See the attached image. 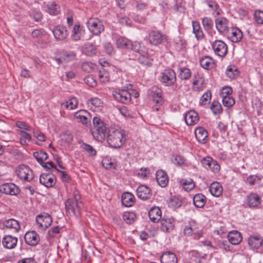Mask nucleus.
Listing matches in <instances>:
<instances>
[{"mask_svg": "<svg viewBox=\"0 0 263 263\" xmlns=\"http://www.w3.org/2000/svg\"><path fill=\"white\" fill-rule=\"evenodd\" d=\"M106 140L111 147H120L125 142L124 131L114 128H109L107 133Z\"/></svg>", "mask_w": 263, "mask_h": 263, "instance_id": "f257e3e1", "label": "nucleus"}, {"mask_svg": "<svg viewBox=\"0 0 263 263\" xmlns=\"http://www.w3.org/2000/svg\"><path fill=\"white\" fill-rule=\"evenodd\" d=\"M83 206V204L81 201H77L71 198L67 199L65 202L66 211L71 216H79Z\"/></svg>", "mask_w": 263, "mask_h": 263, "instance_id": "f03ea898", "label": "nucleus"}, {"mask_svg": "<svg viewBox=\"0 0 263 263\" xmlns=\"http://www.w3.org/2000/svg\"><path fill=\"white\" fill-rule=\"evenodd\" d=\"M86 24L90 32L95 35H100L104 30L103 22L98 18H90Z\"/></svg>", "mask_w": 263, "mask_h": 263, "instance_id": "7ed1b4c3", "label": "nucleus"}, {"mask_svg": "<svg viewBox=\"0 0 263 263\" xmlns=\"http://www.w3.org/2000/svg\"><path fill=\"white\" fill-rule=\"evenodd\" d=\"M17 176L22 180L30 181L34 178L32 171L27 165L21 164L15 170Z\"/></svg>", "mask_w": 263, "mask_h": 263, "instance_id": "20e7f679", "label": "nucleus"}, {"mask_svg": "<svg viewBox=\"0 0 263 263\" xmlns=\"http://www.w3.org/2000/svg\"><path fill=\"white\" fill-rule=\"evenodd\" d=\"M160 80L165 86H171L176 81V73L171 69H165L161 73Z\"/></svg>", "mask_w": 263, "mask_h": 263, "instance_id": "39448f33", "label": "nucleus"}, {"mask_svg": "<svg viewBox=\"0 0 263 263\" xmlns=\"http://www.w3.org/2000/svg\"><path fill=\"white\" fill-rule=\"evenodd\" d=\"M214 53L220 57H224L228 52L227 44L221 40H216L212 44Z\"/></svg>", "mask_w": 263, "mask_h": 263, "instance_id": "423d86ee", "label": "nucleus"}, {"mask_svg": "<svg viewBox=\"0 0 263 263\" xmlns=\"http://www.w3.org/2000/svg\"><path fill=\"white\" fill-rule=\"evenodd\" d=\"M114 98L118 102L126 104L131 100V93L127 90H119L113 92Z\"/></svg>", "mask_w": 263, "mask_h": 263, "instance_id": "0eeeda50", "label": "nucleus"}, {"mask_svg": "<svg viewBox=\"0 0 263 263\" xmlns=\"http://www.w3.org/2000/svg\"><path fill=\"white\" fill-rule=\"evenodd\" d=\"M52 221L51 216L44 213L43 214L38 215L36 218V222L38 227L42 229H46L51 224Z\"/></svg>", "mask_w": 263, "mask_h": 263, "instance_id": "6e6552de", "label": "nucleus"}, {"mask_svg": "<svg viewBox=\"0 0 263 263\" xmlns=\"http://www.w3.org/2000/svg\"><path fill=\"white\" fill-rule=\"evenodd\" d=\"M0 191L7 195H17L20 192L18 186L12 183H5L0 186Z\"/></svg>", "mask_w": 263, "mask_h": 263, "instance_id": "1a4fd4ad", "label": "nucleus"}, {"mask_svg": "<svg viewBox=\"0 0 263 263\" xmlns=\"http://www.w3.org/2000/svg\"><path fill=\"white\" fill-rule=\"evenodd\" d=\"M149 43L154 45H157L167 40V37L159 31H152L149 34Z\"/></svg>", "mask_w": 263, "mask_h": 263, "instance_id": "9d476101", "label": "nucleus"}, {"mask_svg": "<svg viewBox=\"0 0 263 263\" xmlns=\"http://www.w3.org/2000/svg\"><path fill=\"white\" fill-rule=\"evenodd\" d=\"M216 28L218 31L225 34L229 32V21L225 17H218L215 21Z\"/></svg>", "mask_w": 263, "mask_h": 263, "instance_id": "9b49d317", "label": "nucleus"}, {"mask_svg": "<svg viewBox=\"0 0 263 263\" xmlns=\"http://www.w3.org/2000/svg\"><path fill=\"white\" fill-rule=\"evenodd\" d=\"M136 193L138 197L143 200L151 198L152 195L151 189L145 185H139L137 189Z\"/></svg>", "mask_w": 263, "mask_h": 263, "instance_id": "f8f14e48", "label": "nucleus"}, {"mask_svg": "<svg viewBox=\"0 0 263 263\" xmlns=\"http://www.w3.org/2000/svg\"><path fill=\"white\" fill-rule=\"evenodd\" d=\"M107 127L105 124H101L93 128L91 133L94 138L98 141H102L106 137Z\"/></svg>", "mask_w": 263, "mask_h": 263, "instance_id": "ddd939ff", "label": "nucleus"}, {"mask_svg": "<svg viewBox=\"0 0 263 263\" xmlns=\"http://www.w3.org/2000/svg\"><path fill=\"white\" fill-rule=\"evenodd\" d=\"M24 239L26 243L32 246L37 245L40 240L39 234L34 231H28L26 233Z\"/></svg>", "mask_w": 263, "mask_h": 263, "instance_id": "4468645a", "label": "nucleus"}, {"mask_svg": "<svg viewBox=\"0 0 263 263\" xmlns=\"http://www.w3.org/2000/svg\"><path fill=\"white\" fill-rule=\"evenodd\" d=\"M226 35L231 40L232 42H239L242 37L241 31L236 27H231Z\"/></svg>", "mask_w": 263, "mask_h": 263, "instance_id": "2eb2a0df", "label": "nucleus"}, {"mask_svg": "<svg viewBox=\"0 0 263 263\" xmlns=\"http://www.w3.org/2000/svg\"><path fill=\"white\" fill-rule=\"evenodd\" d=\"M55 38L59 40H64L68 36L66 27L63 26H57L52 30Z\"/></svg>", "mask_w": 263, "mask_h": 263, "instance_id": "dca6fc26", "label": "nucleus"}, {"mask_svg": "<svg viewBox=\"0 0 263 263\" xmlns=\"http://www.w3.org/2000/svg\"><path fill=\"white\" fill-rule=\"evenodd\" d=\"M184 120L187 125H194L199 121V116L195 111L191 110L185 115Z\"/></svg>", "mask_w": 263, "mask_h": 263, "instance_id": "f3484780", "label": "nucleus"}, {"mask_svg": "<svg viewBox=\"0 0 263 263\" xmlns=\"http://www.w3.org/2000/svg\"><path fill=\"white\" fill-rule=\"evenodd\" d=\"M197 140L201 143H205L208 141V132L202 127H198L195 130Z\"/></svg>", "mask_w": 263, "mask_h": 263, "instance_id": "a211bd4d", "label": "nucleus"}, {"mask_svg": "<svg viewBox=\"0 0 263 263\" xmlns=\"http://www.w3.org/2000/svg\"><path fill=\"white\" fill-rule=\"evenodd\" d=\"M40 182L47 187H51L55 184V181L52 175L42 174L40 177Z\"/></svg>", "mask_w": 263, "mask_h": 263, "instance_id": "6ab92c4d", "label": "nucleus"}, {"mask_svg": "<svg viewBox=\"0 0 263 263\" xmlns=\"http://www.w3.org/2000/svg\"><path fill=\"white\" fill-rule=\"evenodd\" d=\"M156 178L158 184L163 187L167 185L168 182L167 175L162 170H158L156 173Z\"/></svg>", "mask_w": 263, "mask_h": 263, "instance_id": "aec40b11", "label": "nucleus"}, {"mask_svg": "<svg viewBox=\"0 0 263 263\" xmlns=\"http://www.w3.org/2000/svg\"><path fill=\"white\" fill-rule=\"evenodd\" d=\"M17 242V238L11 235L4 236L2 239L3 246L7 249H12L15 247Z\"/></svg>", "mask_w": 263, "mask_h": 263, "instance_id": "412c9836", "label": "nucleus"}, {"mask_svg": "<svg viewBox=\"0 0 263 263\" xmlns=\"http://www.w3.org/2000/svg\"><path fill=\"white\" fill-rule=\"evenodd\" d=\"M161 230L164 232L172 231L175 225L174 220L172 218H163L160 221Z\"/></svg>", "mask_w": 263, "mask_h": 263, "instance_id": "4be33fe9", "label": "nucleus"}, {"mask_svg": "<svg viewBox=\"0 0 263 263\" xmlns=\"http://www.w3.org/2000/svg\"><path fill=\"white\" fill-rule=\"evenodd\" d=\"M121 201L123 205L126 207L132 206L135 202L134 196L129 192H125L121 196Z\"/></svg>", "mask_w": 263, "mask_h": 263, "instance_id": "5701e85b", "label": "nucleus"}, {"mask_svg": "<svg viewBox=\"0 0 263 263\" xmlns=\"http://www.w3.org/2000/svg\"><path fill=\"white\" fill-rule=\"evenodd\" d=\"M161 211L158 206L152 208L148 212L150 220L153 222H158L161 218Z\"/></svg>", "mask_w": 263, "mask_h": 263, "instance_id": "b1692460", "label": "nucleus"}, {"mask_svg": "<svg viewBox=\"0 0 263 263\" xmlns=\"http://www.w3.org/2000/svg\"><path fill=\"white\" fill-rule=\"evenodd\" d=\"M160 261L161 263H177L178 260L175 253L168 251L162 254Z\"/></svg>", "mask_w": 263, "mask_h": 263, "instance_id": "393cba45", "label": "nucleus"}, {"mask_svg": "<svg viewBox=\"0 0 263 263\" xmlns=\"http://www.w3.org/2000/svg\"><path fill=\"white\" fill-rule=\"evenodd\" d=\"M247 202L250 208H256L261 203V198L256 193H251L248 196Z\"/></svg>", "mask_w": 263, "mask_h": 263, "instance_id": "a878e982", "label": "nucleus"}, {"mask_svg": "<svg viewBox=\"0 0 263 263\" xmlns=\"http://www.w3.org/2000/svg\"><path fill=\"white\" fill-rule=\"evenodd\" d=\"M263 239L259 236H250L248 239V244L253 249H258L262 246Z\"/></svg>", "mask_w": 263, "mask_h": 263, "instance_id": "bb28decb", "label": "nucleus"}, {"mask_svg": "<svg viewBox=\"0 0 263 263\" xmlns=\"http://www.w3.org/2000/svg\"><path fill=\"white\" fill-rule=\"evenodd\" d=\"M229 241L232 245H238L242 240V236L240 232L234 230L231 231L228 235Z\"/></svg>", "mask_w": 263, "mask_h": 263, "instance_id": "cd10ccee", "label": "nucleus"}, {"mask_svg": "<svg viewBox=\"0 0 263 263\" xmlns=\"http://www.w3.org/2000/svg\"><path fill=\"white\" fill-rule=\"evenodd\" d=\"M3 226L5 228L10 229L14 232H17L20 229L18 221L13 218L4 221Z\"/></svg>", "mask_w": 263, "mask_h": 263, "instance_id": "c85d7f7f", "label": "nucleus"}, {"mask_svg": "<svg viewBox=\"0 0 263 263\" xmlns=\"http://www.w3.org/2000/svg\"><path fill=\"white\" fill-rule=\"evenodd\" d=\"M89 113L85 110H80L75 112L74 118L79 122L86 124L88 121Z\"/></svg>", "mask_w": 263, "mask_h": 263, "instance_id": "c756f323", "label": "nucleus"}, {"mask_svg": "<svg viewBox=\"0 0 263 263\" xmlns=\"http://www.w3.org/2000/svg\"><path fill=\"white\" fill-rule=\"evenodd\" d=\"M71 37L76 41H79L82 39L85 32V30L80 27L79 24H75L72 31Z\"/></svg>", "mask_w": 263, "mask_h": 263, "instance_id": "7c9ffc66", "label": "nucleus"}, {"mask_svg": "<svg viewBox=\"0 0 263 263\" xmlns=\"http://www.w3.org/2000/svg\"><path fill=\"white\" fill-rule=\"evenodd\" d=\"M83 53L88 56H93L96 54L97 47L91 43H86L82 47Z\"/></svg>", "mask_w": 263, "mask_h": 263, "instance_id": "2f4dec72", "label": "nucleus"}, {"mask_svg": "<svg viewBox=\"0 0 263 263\" xmlns=\"http://www.w3.org/2000/svg\"><path fill=\"white\" fill-rule=\"evenodd\" d=\"M102 102L98 98H92L87 101V104L90 109L93 111L100 110L102 106Z\"/></svg>", "mask_w": 263, "mask_h": 263, "instance_id": "473e14b6", "label": "nucleus"}, {"mask_svg": "<svg viewBox=\"0 0 263 263\" xmlns=\"http://www.w3.org/2000/svg\"><path fill=\"white\" fill-rule=\"evenodd\" d=\"M210 192L215 197H219L222 193V187L218 182H213L210 186Z\"/></svg>", "mask_w": 263, "mask_h": 263, "instance_id": "72a5a7b5", "label": "nucleus"}, {"mask_svg": "<svg viewBox=\"0 0 263 263\" xmlns=\"http://www.w3.org/2000/svg\"><path fill=\"white\" fill-rule=\"evenodd\" d=\"M138 60L142 65L147 66L152 65V59L146 51H142L140 54H138Z\"/></svg>", "mask_w": 263, "mask_h": 263, "instance_id": "f704fd0d", "label": "nucleus"}, {"mask_svg": "<svg viewBox=\"0 0 263 263\" xmlns=\"http://www.w3.org/2000/svg\"><path fill=\"white\" fill-rule=\"evenodd\" d=\"M200 63L201 67L203 68L210 69L214 67V61L212 58L209 56H205L200 59Z\"/></svg>", "mask_w": 263, "mask_h": 263, "instance_id": "c9c22d12", "label": "nucleus"}, {"mask_svg": "<svg viewBox=\"0 0 263 263\" xmlns=\"http://www.w3.org/2000/svg\"><path fill=\"white\" fill-rule=\"evenodd\" d=\"M196 223L195 221H190L187 225H186L183 229L184 234L186 236L193 235L194 232L196 230Z\"/></svg>", "mask_w": 263, "mask_h": 263, "instance_id": "e433bc0d", "label": "nucleus"}, {"mask_svg": "<svg viewBox=\"0 0 263 263\" xmlns=\"http://www.w3.org/2000/svg\"><path fill=\"white\" fill-rule=\"evenodd\" d=\"M205 197L201 194H196L193 198V202L197 208H202L205 203Z\"/></svg>", "mask_w": 263, "mask_h": 263, "instance_id": "4c0bfd02", "label": "nucleus"}, {"mask_svg": "<svg viewBox=\"0 0 263 263\" xmlns=\"http://www.w3.org/2000/svg\"><path fill=\"white\" fill-rule=\"evenodd\" d=\"M193 33L197 40H200L203 37V33L199 23L197 21H192Z\"/></svg>", "mask_w": 263, "mask_h": 263, "instance_id": "58836bf2", "label": "nucleus"}, {"mask_svg": "<svg viewBox=\"0 0 263 263\" xmlns=\"http://www.w3.org/2000/svg\"><path fill=\"white\" fill-rule=\"evenodd\" d=\"M131 41L123 37H119L116 41V44L119 48L128 49Z\"/></svg>", "mask_w": 263, "mask_h": 263, "instance_id": "ea45409f", "label": "nucleus"}, {"mask_svg": "<svg viewBox=\"0 0 263 263\" xmlns=\"http://www.w3.org/2000/svg\"><path fill=\"white\" fill-rule=\"evenodd\" d=\"M168 204L170 207L177 209L180 208L182 205V201L180 198L174 196L170 200Z\"/></svg>", "mask_w": 263, "mask_h": 263, "instance_id": "a19ab883", "label": "nucleus"}, {"mask_svg": "<svg viewBox=\"0 0 263 263\" xmlns=\"http://www.w3.org/2000/svg\"><path fill=\"white\" fill-rule=\"evenodd\" d=\"M33 155L37 161L41 164L43 163L44 160H47L48 158L47 154L42 151L35 152L33 153Z\"/></svg>", "mask_w": 263, "mask_h": 263, "instance_id": "79ce46f5", "label": "nucleus"}, {"mask_svg": "<svg viewBox=\"0 0 263 263\" xmlns=\"http://www.w3.org/2000/svg\"><path fill=\"white\" fill-rule=\"evenodd\" d=\"M20 143L23 145H27L28 142H29L31 140V137L30 134L25 131H21L20 132Z\"/></svg>", "mask_w": 263, "mask_h": 263, "instance_id": "37998d69", "label": "nucleus"}, {"mask_svg": "<svg viewBox=\"0 0 263 263\" xmlns=\"http://www.w3.org/2000/svg\"><path fill=\"white\" fill-rule=\"evenodd\" d=\"M191 77V70L186 67H181L179 68V73L178 77L182 80H187Z\"/></svg>", "mask_w": 263, "mask_h": 263, "instance_id": "c03bdc74", "label": "nucleus"}, {"mask_svg": "<svg viewBox=\"0 0 263 263\" xmlns=\"http://www.w3.org/2000/svg\"><path fill=\"white\" fill-rule=\"evenodd\" d=\"M128 49L135 51L138 54H140L141 52L145 51L144 47H141L140 43L138 42L130 41Z\"/></svg>", "mask_w": 263, "mask_h": 263, "instance_id": "a18cd8bd", "label": "nucleus"}, {"mask_svg": "<svg viewBox=\"0 0 263 263\" xmlns=\"http://www.w3.org/2000/svg\"><path fill=\"white\" fill-rule=\"evenodd\" d=\"M226 73L229 78L234 79L238 76L239 71L235 66L230 65L227 67Z\"/></svg>", "mask_w": 263, "mask_h": 263, "instance_id": "49530a36", "label": "nucleus"}, {"mask_svg": "<svg viewBox=\"0 0 263 263\" xmlns=\"http://www.w3.org/2000/svg\"><path fill=\"white\" fill-rule=\"evenodd\" d=\"M96 67V65L90 62H85L82 63L81 68L83 71L89 73L92 71Z\"/></svg>", "mask_w": 263, "mask_h": 263, "instance_id": "de8ad7c7", "label": "nucleus"}, {"mask_svg": "<svg viewBox=\"0 0 263 263\" xmlns=\"http://www.w3.org/2000/svg\"><path fill=\"white\" fill-rule=\"evenodd\" d=\"M181 182L183 187L186 191H190L193 189L195 187L193 180L191 178L182 179Z\"/></svg>", "mask_w": 263, "mask_h": 263, "instance_id": "09e8293b", "label": "nucleus"}, {"mask_svg": "<svg viewBox=\"0 0 263 263\" xmlns=\"http://www.w3.org/2000/svg\"><path fill=\"white\" fill-rule=\"evenodd\" d=\"M78 101L75 98H72L65 103L62 104L66 108L73 109L77 107L78 105Z\"/></svg>", "mask_w": 263, "mask_h": 263, "instance_id": "8fccbe9b", "label": "nucleus"}, {"mask_svg": "<svg viewBox=\"0 0 263 263\" xmlns=\"http://www.w3.org/2000/svg\"><path fill=\"white\" fill-rule=\"evenodd\" d=\"M81 147L89 156H94L96 154V151L89 144L83 143Z\"/></svg>", "mask_w": 263, "mask_h": 263, "instance_id": "3c124183", "label": "nucleus"}, {"mask_svg": "<svg viewBox=\"0 0 263 263\" xmlns=\"http://www.w3.org/2000/svg\"><path fill=\"white\" fill-rule=\"evenodd\" d=\"M210 108L214 115L220 114L222 111L220 104L216 101L212 102Z\"/></svg>", "mask_w": 263, "mask_h": 263, "instance_id": "603ef678", "label": "nucleus"}, {"mask_svg": "<svg viewBox=\"0 0 263 263\" xmlns=\"http://www.w3.org/2000/svg\"><path fill=\"white\" fill-rule=\"evenodd\" d=\"M222 98L223 105L226 107H231L235 104V100L231 96H224Z\"/></svg>", "mask_w": 263, "mask_h": 263, "instance_id": "864d4df0", "label": "nucleus"}, {"mask_svg": "<svg viewBox=\"0 0 263 263\" xmlns=\"http://www.w3.org/2000/svg\"><path fill=\"white\" fill-rule=\"evenodd\" d=\"M211 93L210 90L205 92L200 98L199 104L200 105H205L209 100L211 99Z\"/></svg>", "mask_w": 263, "mask_h": 263, "instance_id": "5fc2aeb1", "label": "nucleus"}, {"mask_svg": "<svg viewBox=\"0 0 263 263\" xmlns=\"http://www.w3.org/2000/svg\"><path fill=\"white\" fill-rule=\"evenodd\" d=\"M135 215L133 213L125 212L123 215V220L128 224L134 222Z\"/></svg>", "mask_w": 263, "mask_h": 263, "instance_id": "6e6d98bb", "label": "nucleus"}, {"mask_svg": "<svg viewBox=\"0 0 263 263\" xmlns=\"http://www.w3.org/2000/svg\"><path fill=\"white\" fill-rule=\"evenodd\" d=\"M202 23L205 30L209 31L212 28L213 23L211 18L207 17H204Z\"/></svg>", "mask_w": 263, "mask_h": 263, "instance_id": "4d7b16f0", "label": "nucleus"}, {"mask_svg": "<svg viewBox=\"0 0 263 263\" xmlns=\"http://www.w3.org/2000/svg\"><path fill=\"white\" fill-rule=\"evenodd\" d=\"M47 9L46 11L50 14L55 15L57 14L58 10L57 5L55 2H51L47 5Z\"/></svg>", "mask_w": 263, "mask_h": 263, "instance_id": "13d9d810", "label": "nucleus"}, {"mask_svg": "<svg viewBox=\"0 0 263 263\" xmlns=\"http://www.w3.org/2000/svg\"><path fill=\"white\" fill-rule=\"evenodd\" d=\"M76 54L73 52H65L62 55V59L65 62H68L75 59Z\"/></svg>", "mask_w": 263, "mask_h": 263, "instance_id": "bf43d9fd", "label": "nucleus"}, {"mask_svg": "<svg viewBox=\"0 0 263 263\" xmlns=\"http://www.w3.org/2000/svg\"><path fill=\"white\" fill-rule=\"evenodd\" d=\"M30 15L36 22L41 21L43 18L42 13L37 10H32Z\"/></svg>", "mask_w": 263, "mask_h": 263, "instance_id": "052dcab7", "label": "nucleus"}, {"mask_svg": "<svg viewBox=\"0 0 263 263\" xmlns=\"http://www.w3.org/2000/svg\"><path fill=\"white\" fill-rule=\"evenodd\" d=\"M203 81L195 80L193 82V89L196 91H199L202 90L203 87Z\"/></svg>", "mask_w": 263, "mask_h": 263, "instance_id": "680f3d73", "label": "nucleus"}, {"mask_svg": "<svg viewBox=\"0 0 263 263\" xmlns=\"http://www.w3.org/2000/svg\"><path fill=\"white\" fill-rule=\"evenodd\" d=\"M134 4L137 10H144L147 7V4L142 0H136Z\"/></svg>", "mask_w": 263, "mask_h": 263, "instance_id": "e2e57ef3", "label": "nucleus"}, {"mask_svg": "<svg viewBox=\"0 0 263 263\" xmlns=\"http://www.w3.org/2000/svg\"><path fill=\"white\" fill-rule=\"evenodd\" d=\"M185 159L180 155H176L173 160L174 164L177 166H181L185 163Z\"/></svg>", "mask_w": 263, "mask_h": 263, "instance_id": "0e129e2a", "label": "nucleus"}, {"mask_svg": "<svg viewBox=\"0 0 263 263\" xmlns=\"http://www.w3.org/2000/svg\"><path fill=\"white\" fill-rule=\"evenodd\" d=\"M254 18L258 24H263V11L256 10L254 12Z\"/></svg>", "mask_w": 263, "mask_h": 263, "instance_id": "69168bd1", "label": "nucleus"}, {"mask_svg": "<svg viewBox=\"0 0 263 263\" xmlns=\"http://www.w3.org/2000/svg\"><path fill=\"white\" fill-rule=\"evenodd\" d=\"M149 174V170L148 168H141L137 173V176L140 178H145Z\"/></svg>", "mask_w": 263, "mask_h": 263, "instance_id": "338daca9", "label": "nucleus"}, {"mask_svg": "<svg viewBox=\"0 0 263 263\" xmlns=\"http://www.w3.org/2000/svg\"><path fill=\"white\" fill-rule=\"evenodd\" d=\"M45 33V31L43 29H35L32 32L31 36L33 38L41 37Z\"/></svg>", "mask_w": 263, "mask_h": 263, "instance_id": "774afa93", "label": "nucleus"}]
</instances>
